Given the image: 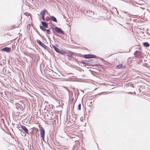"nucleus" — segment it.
I'll return each mask as SVG.
<instances>
[{"mask_svg": "<svg viewBox=\"0 0 150 150\" xmlns=\"http://www.w3.org/2000/svg\"><path fill=\"white\" fill-rule=\"evenodd\" d=\"M42 25H40V29L43 31H46V28H48V24L50 23H46L45 21H42L41 22Z\"/></svg>", "mask_w": 150, "mask_h": 150, "instance_id": "1", "label": "nucleus"}, {"mask_svg": "<svg viewBox=\"0 0 150 150\" xmlns=\"http://www.w3.org/2000/svg\"><path fill=\"white\" fill-rule=\"evenodd\" d=\"M52 46L53 47L55 51L58 53H59L62 55H64L65 54L67 53V52L63 50L62 49L60 50L57 47L54 45H52Z\"/></svg>", "mask_w": 150, "mask_h": 150, "instance_id": "2", "label": "nucleus"}, {"mask_svg": "<svg viewBox=\"0 0 150 150\" xmlns=\"http://www.w3.org/2000/svg\"><path fill=\"white\" fill-rule=\"evenodd\" d=\"M36 41L39 45L43 47L45 50H46L49 51V50L50 49L46 45L43 43L42 42H41L39 40H36Z\"/></svg>", "mask_w": 150, "mask_h": 150, "instance_id": "3", "label": "nucleus"}, {"mask_svg": "<svg viewBox=\"0 0 150 150\" xmlns=\"http://www.w3.org/2000/svg\"><path fill=\"white\" fill-rule=\"evenodd\" d=\"M11 70V69H9V70H7L6 68L4 67L2 69L1 73L4 75H11V73L10 71Z\"/></svg>", "mask_w": 150, "mask_h": 150, "instance_id": "4", "label": "nucleus"}, {"mask_svg": "<svg viewBox=\"0 0 150 150\" xmlns=\"http://www.w3.org/2000/svg\"><path fill=\"white\" fill-rule=\"evenodd\" d=\"M40 137L42 138V139L44 141L45 135V131L43 127H40Z\"/></svg>", "mask_w": 150, "mask_h": 150, "instance_id": "5", "label": "nucleus"}, {"mask_svg": "<svg viewBox=\"0 0 150 150\" xmlns=\"http://www.w3.org/2000/svg\"><path fill=\"white\" fill-rule=\"evenodd\" d=\"M54 30L58 34H64V31L62 30L61 28L57 27H55L54 28Z\"/></svg>", "mask_w": 150, "mask_h": 150, "instance_id": "6", "label": "nucleus"}, {"mask_svg": "<svg viewBox=\"0 0 150 150\" xmlns=\"http://www.w3.org/2000/svg\"><path fill=\"white\" fill-rule=\"evenodd\" d=\"M134 54L136 57L140 58L142 57V53L140 51L137 50L134 52Z\"/></svg>", "mask_w": 150, "mask_h": 150, "instance_id": "7", "label": "nucleus"}, {"mask_svg": "<svg viewBox=\"0 0 150 150\" xmlns=\"http://www.w3.org/2000/svg\"><path fill=\"white\" fill-rule=\"evenodd\" d=\"M53 112L52 111H49V112L48 114L47 115V116L48 117V119H50V120H52L54 118V117L53 116Z\"/></svg>", "mask_w": 150, "mask_h": 150, "instance_id": "8", "label": "nucleus"}, {"mask_svg": "<svg viewBox=\"0 0 150 150\" xmlns=\"http://www.w3.org/2000/svg\"><path fill=\"white\" fill-rule=\"evenodd\" d=\"M1 51L9 52L11 51V48L9 47H6L1 49Z\"/></svg>", "mask_w": 150, "mask_h": 150, "instance_id": "9", "label": "nucleus"}, {"mask_svg": "<svg viewBox=\"0 0 150 150\" xmlns=\"http://www.w3.org/2000/svg\"><path fill=\"white\" fill-rule=\"evenodd\" d=\"M21 127L22 129L24 130L25 133L28 134H29L28 132V129L25 126L23 125H21Z\"/></svg>", "mask_w": 150, "mask_h": 150, "instance_id": "10", "label": "nucleus"}, {"mask_svg": "<svg viewBox=\"0 0 150 150\" xmlns=\"http://www.w3.org/2000/svg\"><path fill=\"white\" fill-rule=\"evenodd\" d=\"M49 15L50 17V21H52L55 22H57V19L54 16H50L49 14Z\"/></svg>", "mask_w": 150, "mask_h": 150, "instance_id": "11", "label": "nucleus"}, {"mask_svg": "<svg viewBox=\"0 0 150 150\" xmlns=\"http://www.w3.org/2000/svg\"><path fill=\"white\" fill-rule=\"evenodd\" d=\"M47 13V10L46 9H44L40 12V15L41 16H45L46 13Z\"/></svg>", "mask_w": 150, "mask_h": 150, "instance_id": "12", "label": "nucleus"}, {"mask_svg": "<svg viewBox=\"0 0 150 150\" xmlns=\"http://www.w3.org/2000/svg\"><path fill=\"white\" fill-rule=\"evenodd\" d=\"M116 67L118 69H121V68H124L123 64H119L116 66Z\"/></svg>", "mask_w": 150, "mask_h": 150, "instance_id": "13", "label": "nucleus"}, {"mask_svg": "<svg viewBox=\"0 0 150 150\" xmlns=\"http://www.w3.org/2000/svg\"><path fill=\"white\" fill-rule=\"evenodd\" d=\"M73 53L72 52H71V53H69L68 54L67 56H68V57H69V59L71 60V59L72 58V56L73 55Z\"/></svg>", "mask_w": 150, "mask_h": 150, "instance_id": "14", "label": "nucleus"}, {"mask_svg": "<svg viewBox=\"0 0 150 150\" xmlns=\"http://www.w3.org/2000/svg\"><path fill=\"white\" fill-rule=\"evenodd\" d=\"M143 45L145 47H148L150 45L148 42H146L143 43Z\"/></svg>", "mask_w": 150, "mask_h": 150, "instance_id": "15", "label": "nucleus"}, {"mask_svg": "<svg viewBox=\"0 0 150 150\" xmlns=\"http://www.w3.org/2000/svg\"><path fill=\"white\" fill-rule=\"evenodd\" d=\"M19 26V25H13L11 26V29H14L18 28Z\"/></svg>", "mask_w": 150, "mask_h": 150, "instance_id": "16", "label": "nucleus"}, {"mask_svg": "<svg viewBox=\"0 0 150 150\" xmlns=\"http://www.w3.org/2000/svg\"><path fill=\"white\" fill-rule=\"evenodd\" d=\"M45 20L46 21H49V23H50V22H51V21H50V18L49 17H47L46 18H45Z\"/></svg>", "mask_w": 150, "mask_h": 150, "instance_id": "17", "label": "nucleus"}, {"mask_svg": "<svg viewBox=\"0 0 150 150\" xmlns=\"http://www.w3.org/2000/svg\"><path fill=\"white\" fill-rule=\"evenodd\" d=\"M90 54H85L84 55L83 57L85 58H90Z\"/></svg>", "mask_w": 150, "mask_h": 150, "instance_id": "18", "label": "nucleus"}, {"mask_svg": "<svg viewBox=\"0 0 150 150\" xmlns=\"http://www.w3.org/2000/svg\"><path fill=\"white\" fill-rule=\"evenodd\" d=\"M90 56V58H96V56L95 55H94V54H90V55H89Z\"/></svg>", "mask_w": 150, "mask_h": 150, "instance_id": "19", "label": "nucleus"}, {"mask_svg": "<svg viewBox=\"0 0 150 150\" xmlns=\"http://www.w3.org/2000/svg\"><path fill=\"white\" fill-rule=\"evenodd\" d=\"M52 30H53V33L55 34V35H56L57 36H59V35H57L56 33H55V31H54V28H52Z\"/></svg>", "mask_w": 150, "mask_h": 150, "instance_id": "20", "label": "nucleus"}, {"mask_svg": "<svg viewBox=\"0 0 150 150\" xmlns=\"http://www.w3.org/2000/svg\"><path fill=\"white\" fill-rule=\"evenodd\" d=\"M47 32V33L48 34H51V32L49 29H46V31Z\"/></svg>", "mask_w": 150, "mask_h": 150, "instance_id": "21", "label": "nucleus"}, {"mask_svg": "<svg viewBox=\"0 0 150 150\" xmlns=\"http://www.w3.org/2000/svg\"><path fill=\"white\" fill-rule=\"evenodd\" d=\"M86 12L87 13H91V14H90L91 15H92L94 14V13L92 12V11H86Z\"/></svg>", "mask_w": 150, "mask_h": 150, "instance_id": "22", "label": "nucleus"}, {"mask_svg": "<svg viewBox=\"0 0 150 150\" xmlns=\"http://www.w3.org/2000/svg\"><path fill=\"white\" fill-rule=\"evenodd\" d=\"M1 121L3 122V123L4 124V125L5 126H5H6V124H5L4 120L3 119H1Z\"/></svg>", "mask_w": 150, "mask_h": 150, "instance_id": "23", "label": "nucleus"}, {"mask_svg": "<svg viewBox=\"0 0 150 150\" xmlns=\"http://www.w3.org/2000/svg\"><path fill=\"white\" fill-rule=\"evenodd\" d=\"M81 104H79L78 105V109L79 110H80L81 109Z\"/></svg>", "mask_w": 150, "mask_h": 150, "instance_id": "24", "label": "nucleus"}, {"mask_svg": "<svg viewBox=\"0 0 150 150\" xmlns=\"http://www.w3.org/2000/svg\"><path fill=\"white\" fill-rule=\"evenodd\" d=\"M72 60L73 61H75V62H78V60L75 58H72Z\"/></svg>", "mask_w": 150, "mask_h": 150, "instance_id": "25", "label": "nucleus"}, {"mask_svg": "<svg viewBox=\"0 0 150 150\" xmlns=\"http://www.w3.org/2000/svg\"><path fill=\"white\" fill-rule=\"evenodd\" d=\"M41 16L42 19L44 21H45V16Z\"/></svg>", "mask_w": 150, "mask_h": 150, "instance_id": "26", "label": "nucleus"}, {"mask_svg": "<svg viewBox=\"0 0 150 150\" xmlns=\"http://www.w3.org/2000/svg\"><path fill=\"white\" fill-rule=\"evenodd\" d=\"M81 63H82V64H86V62H85L83 60H82L81 62Z\"/></svg>", "mask_w": 150, "mask_h": 150, "instance_id": "27", "label": "nucleus"}, {"mask_svg": "<svg viewBox=\"0 0 150 150\" xmlns=\"http://www.w3.org/2000/svg\"><path fill=\"white\" fill-rule=\"evenodd\" d=\"M32 136H33V135L32 134H30V140H32Z\"/></svg>", "mask_w": 150, "mask_h": 150, "instance_id": "28", "label": "nucleus"}, {"mask_svg": "<svg viewBox=\"0 0 150 150\" xmlns=\"http://www.w3.org/2000/svg\"><path fill=\"white\" fill-rule=\"evenodd\" d=\"M147 65V64L146 63H144L143 64V66H145V67H146V65Z\"/></svg>", "mask_w": 150, "mask_h": 150, "instance_id": "29", "label": "nucleus"}, {"mask_svg": "<svg viewBox=\"0 0 150 150\" xmlns=\"http://www.w3.org/2000/svg\"><path fill=\"white\" fill-rule=\"evenodd\" d=\"M73 113H74V115L73 114H73V115H74V116H77V115L76 114H75V113H74V112H73Z\"/></svg>", "mask_w": 150, "mask_h": 150, "instance_id": "30", "label": "nucleus"}, {"mask_svg": "<svg viewBox=\"0 0 150 150\" xmlns=\"http://www.w3.org/2000/svg\"><path fill=\"white\" fill-rule=\"evenodd\" d=\"M74 101V98H72L71 99V101L73 102Z\"/></svg>", "mask_w": 150, "mask_h": 150, "instance_id": "31", "label": "nucleus"}, {"mask_svg": "<svg viewBox=\"0 0 150 150\" xmlns=\"http://www.w3.org/2000/svg\"><path fill=\"white\" fill-rule=\"evenodd\" d=\"M32 133H33V131H31L30 132V134H32Z\"/></svg>", "mask_w": 150, "mask_h": 150, "instance_id": "32", "label": "nucleus"}, {"mask_svg": "<svg viewBox=\"0 0 150 150\" xmlns=\"http://www.w3.org/2000/svg\"><path fill=\"white\" fill-rule=\"evenodd\" d=\"M128 93L129 94H132V93L131 92H129Z\"/></svg>", "mask_w": 150, "mask_h": 150, "instance_id": "33", "label": "nucleus"}, {"mask_svg": "<svg viewBox=\"0 0 150 150\" xmlns=\"http://www.w3.org/2000/svg\"><path fill=\"white\" fill-rule=\"evenodd\" d=\"M81 90L82 92H83V91L82 90Z\"/></svg>", "mask_w": 150, "mask_h": 150, "instance_id": "34", "label": "nucleus"}, {"mask_svg": "<svg viewBox=\"0 0 150 150\" xmlns=\"http://www.w3.org/2000/svg\"><path fill=\"white\" fill-rule=\"evenodd\" d=\"M117 11V13H118V11Z\"/></svg>", "mask_w": 150, "mask_h": 150, "instance_id": "35", "label": "nucleus"}, {"mask_svg": "<svg viewBox=\"0 0 150 150\" xmlns=\"http://www.w3.org/2000/svg\"><path fill=\"white\" fill-rule=\"evenodd\" d=\"M36 137H37V134L36 135Z\"/></svg>", "mask_w": 150, "mask_h": 150, "instance_id": "36", "label": "nucleus"}, {"mask_svg": "<svg viewBox=\"0 0 150 150\" xmlns=\"http://www.w3.org/2000/svg\"><path fill=\"white\" fill-rule=\"evenodd\" d=\"M88 16H89L91 17V16H90V15H88Z\"/></svg>", "mask_w": 150, "mask_h": 150, "instance_id": "37", "label": "nucleus"}, {"mask_svg": "<svg viewBox=\"0 0 150 150\" xmlns=\"http://www.w3.org/2000/svg\"><path fill=\"white\" fill-rule=\"evenodd\" d=\"M39 35H40V36H41V35H40V34H39Z\"/></svg>", "mask_w": 150, "mask_h": 150, "instance_id": "38", "label": "nucleus"}, {"mask_svg": "<svg viewBox=\"0 0 150 150\" xmlns=\"http://www.w3.org/2000/svg\"><path fill=\"white\" fill-rule=\"evenodd\" d=\"M2 92L1 94H2Z\"/></svg>", "mask_w": 150, "mask_h": 150, "instance_id": "39", "label": "nucleus"}, {"mask_svg": "<svg viewBox=\"0 0 150 150\" xmlns=\"http://www.w3.org/2000/svg\"><path fill=\"white\" fill-rule=\"evenodd\" d=\"M8 150H10V149H8Z\"/></svg>", "mask_w": 150, "mask_h": 150, "instance_id": "40", "label": "nucleus"}]
</instances>
